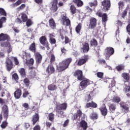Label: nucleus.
I'll return each mask as SVG.
<instances>
[{
	"instance_id": "1",
	"label": "nucleus",
	"mask_w": 130,
	"mask_h": 130,
	"mask_svg": "<svg viewBox=\"0 0 130 130\" xmlns=\"http://www.w3.org/2000/svg\"><path fill=\"white\" fill-rule=\"evenodd\" d=\"M67 108L68 104H67V103L56 104L55 109L56 115H57L58 117L63 118V117H64V112H63V111L67 110Z\"/></svg>"
},
{
	"instance_id": "2",
	"label": "nucleus",
	"mask_w": 130,
	"mask_h": 130,
	"mask_svg": "<svg viewBox=\"0 0 130 130\" xmlns=\"http://www.w3.org/2000/svg\"><path fill=\"white\" fill-rule=\"evenodd\" d=\"M72 61H73L72 57L67 58L62 60L61 62H59L58 67H57V71L59 72L66 71L67 69H69Z\"/></svg>"
},
{
	"instance_id": "3",
	"label": "nucleus",
	"mask_w": 130,
	"mask_h": 130,
	"mask_svg": "<svg viewBox=\"0 0 130 130\" xmlns=\"http://www.w3.org/2000/svg\"><path fill=\"white\" fill-rule=\"evenodd\" d=\"M106 59L109 60L110 56L114 54V48L111 47H108L105 49V52L104 53Z\"/></svg>"
},
{
	"instance_id": "4",
	"label": "nucleus",
	"mask_w": 130,
	"mask_h": 130,
	"mask_svg": "<svg viewBox=\"0 0 130 130\" xmlns=\"http://www.w3.org/2000/svg\"><path fill=\"white\" fill-rule=\"evenodd\" d=\"M81 81V82H80L79 84V89H80V90L86 89V88L90 85V80L85 77H83V79Z\"/></svg>"
},
{
	"instance_id": "5",
	"label": "nucleus",
	"mask_w": 130,
	"mask_h": 130,
	"mask_svg": "<svg viewBox=\"0 0 130 130\" xmlns=\"http://www.w3.org/2000/svg\"><path fill=\"white\" fill-rule=\"evenodd\" d=\"M102 6L103 7L102 8V11L104 12H107L110 10L111 7V3L110 0H104L101 3Z\"/></svg>"
},
{
	"instance_id": "6",
	"label": "nucleus",
	"mask_w": 130,
	"mask_h": 130,
	"mask_svg": "<svg viewBox=\"0 0 130 130\" xmlns=\"http://www.w3.org/2000/svg\"><path fill=\"white\" fill-rule=\"evenodd\" d=\"M73 76L75 78H76L78 81H81L82 80H84V78L85 76L83 75V71L81 70H75L73 73Z\"/></svg>"
},
{
	"instance_id": "7",
	"label": "nucleus",
	"mask_w": 130,
	"mask_h": 130,
	"mask_svg": "<svg viewBox=\"0 0 130 130\" xmlns=\"http://www.w3.org/2000/svg\"><path fill=\"white\" fill-rule=\"evenodd\" d=\"M39 41L41 44H42V45H44L46 47L47 50H49L50 49V47H49V43H48V41H47V38H46V36H42L39 39Z\"/></svg>"
},
{
	"instance_id": "8",
	"label": "nucleus",
	"mask_w": 130,
	"mask_h": 130,
	"mask_svg": "<svg viewBox=\"0 0 130 130\" xmlns=\"http://www.w3.org/2000/svg\"><path fill=\"white\" fill-rule=\"evenodd\" d=\"M6 68L7 72H11L14 69V63L10 58H7L5 61Z\"/></svg>"
},
{
	"instance_id": "9",
	"label": "nucleus",
	"mask_w": 130,
	"mask_h": 130,
	"mask_svg": "<svg viewBox=\"0 0 130 130\" xmlns=\"http://www.w3.org/2000/svg\"><path fill=\"white\" fill-rule=\"evenodd\" d=\"M88 59L89 56H88L87 55H84L81 58L79 59L77 61V65L78 66V67H81V66L85 64V63L88 61Z\"/></svg>"
},
{
	"instance_id": "10",
	"label": "nucleus",
	"mask_w": 130,
	"mask_h": 130,
	"mask_svg": "<svg viewBox=\"0 0 130 130\" xmlns=\"http://www.w3.org/2000/svg\"><path fill=\"white\" fill-rule=\"evenodd\" d=\"M46 73L47 74L48 76H50L55 73V68H54L52 64H50L48 66L46 69Z\"/></svg>"
},
{
	"instance_id": "11",
	"label": "nucleus",
	"mask_w": 130,
	"mask_h": 130,
	"mask_svg": "<svg viewBox=\"0 0 130 130\" xmlns=\"http://www.w3.org/2000/svg\"><path fill=\"white\" fill-rule=\"evenodd\" d=\"M2 111L3 112V116L4 118L8 120V118H9V107L7 105H5L2 107Z\"/></svg>"
},
{
	"instance_id": "12",
	"label": "nucleus",
	"mask_w": 130,
	"mask_h": 130,
	"mask_svg": "<svg viewBox=\"0 0 130 130\" xmlns=\"http://www.w3.org/2000/svg\"><path fill=\"white\" fill-rule=\"evenodd\" d=\"M52 6L50 8L51 12L53 13H55L57 11L58 7H57L58 1L57 0H53L51 2Z\"/></svg>"
},
{
	"instance_id": "13",
	"label": "nucleus",
	"mask_w": 130,
	"mask_h": 130,
	"mask_svg": "<svg viewBox=\"0 0 130 130\" xmlns=\"http://www.w3.org/2000/svg\"><path fill=\"white\" fill-rule=\"evenodd\" d=\"M89 26L90 29H94L97 26V19L94 17L90 18Z\"/></svg>"
},
{
	"instance_id": "14",
	"label": "nucleus",
	"mask_w": 130,
	"mask_h": 130,
	"mask_svg": "<svg viewBox=\"0 0 130 130\" xmlns=\"http://www.w3.org/2000/svg\"><path fill=\"white\" fill-rule=\"evenodd\" d=\"M6 40L8 42L11 41V37L8 34L1 33L0 34V42L1 41H6Z\"/></svg>"
},
{
	"instance_id": "15",
	"label": "nucleus",
	"mask_w": 130,
	"mask_h": 130,
	"mask_svg": "<svg viewBox=\"0 0 130 130\" xmlns=\"http://www.w3.org/2000/svg\"><path fill=\"white\" fill-rule=\"evenodd\" d=\"M62 22L63 25H66L67 27L71 26V20L69 17L63 15L62 17Z\"/></svg>"
},
{
	"instance_id": "16",
	"label": "nucleus",
	"mask_w": 130,
	"mask_h": 130,
	"mask_svg": "<svg viewBox=\"0 0 130 130\" xmlns=\"http://www.w3.org/2000/svg\"><path fill=\"white\" fill-rule=\"evenodd\" d=\"M35 57L37 64H40L42 61V55L39 52L35 53Z\"/></svg>"
},
{
	"instance_id": "17",
	"label": "nucleus",
	"mask_w": 130,
	"mask_h": 130,
	"mask_svg": "<svg viewBox=\"0 0 130 130\" xmlns=\"http://www.w3.org/2000/svg\"><path fill=\"white\" fill-rule=\"evenodd\" d=\"M99 110H100L103 116H106L107 113H108V110H107L105 104H104L101 108H100Z\"/></svg>"
},
{
	"instance_id": "18",
	"label": "nucleus",
	"mask_w": 130,
	"mask_h": 130,
	"mask_svg": "<svg viewBox=\"0 0 130 130\" xmlns=\"http://www.w3.org/2000/svg\"><path fill=\"white\" fill-rule=\"evenodd\" d=\"M31 121L32 122V125H35L38 121H39V114L36 113L31 118Z\"/></svg>"
},
{
	"instance_id": "19",
	"label": "nucleus",
	"mask_w": 130,
	"mask_h": 130,
	"mask_svg": "<svg viewBox=\"0 0 130 130\" xmlns=\"http://www.w3.org/2000/svg\"><path fill=\"white\" fill-rule=\"evenodd\" d=\"M14 97L16 99H20V98L22 95V90L20 88H18L14 93Z\"/></svg>"
},
{
	"instance_id": "20",
	"label": "nucleus",
	"mask_w": 130,
	"mask_h": 130,
	"mask_svg": "<svg viewBox=\"0 0 130 130\" xmlns=\"http://www.w3.org/2000/svg\"><path fill=\"white\" fill-rule=\"evenodd\" d=\"M82 114L83 113H82V111L80 109L78 110L76 113L73 115V120H76L78 117L79 118V119H80Z\"/></svg>"
},
{
	"instance_id": "21",
	"label": "nucleus",
	"mask_w": 130,
	"mask_h": 130,
	"mask_svg": "<svg viewBox=\"0 0 130 130\" xmlns=\"http://www.w3.org/2000/svg\"><path fill=\"white\" fill-rule=\"evenodd\" d=\"M81 49L84 53H87L89 50H90V47L88 43H85L83 46V47L81 48Z\"/></svg>"
},
{
	"instance_id": "22",
	"label": "nucleus",
	"mask_w": 130,
	"mask_h": 130,
	"mask_svg": "<svg viewBox=\"0 0 130 130\" xmlns=\"http://www.w3.org/2000/svg\"><path fill=\"white\" fill-rule=\"evenodd\" d=\"M79 125L83 130H86L87 128H88V123L84 120H82L80 122Z\"/></svg>"
},
{
	"instance_id": "23",
	"label": "nucleus",
	"mask_w": 130,
	"mask_h": 130,
	"mask_svg": "<svg viewBox=\"0 0 130 130\" xmlns=\"http://www.w3.org/2000/svg\"><path fill=\"white\" fill-rule=\"evenodd\" d=\"M73 3L76 5L77 8H82L84 6V2L82 0H73Z\"/></svg>"
},
{
	"instance_id": "24",
	"label": "nucleus",
	"mask_w": 130,
	"mask_h": 130,
	"mask_svg": "<svg viewBox=\"0 0 130 130\" xmlns=\"http://www.w3.org/2000/svg\"><path fill=\"white\" fill-rule=\"evenodd\" d=\"M49 25L52 29H55L56 28V23H55V21H54L53 18L49 19Z\"/></svg>"
},
{
	"instance_id": "25",
	"label": "nucleus",
	"mask_w": 130,
	"mask_h": 130,
	"mask_svg": "<svg viewBox=\"0 0 130 130\" xmlns=\"http://www.w3.org/2000/svg\"><path fill=\"white\" fill-rule=\"evenodd\" d=\"M28 49L29 50H30V51H31V52H34V53H36V44H35V42L31 43L29 45Z\"/></svg>"
},
{
	"instance_id": "26",
	"label": "nucleus",
	"mask_w": 130,
	"mask_h": 130,
	"mask_svg": "<svg viewBox=\"0 0 130 130\" xmlns=\"http://www.w3.org/2000/svg\"><path fill=\"white\" fill-rule=\"evenodd\" d=\"M98 106V105L97 104L93 101L90 103H87L86 104V107L87 108H90V107H92V108H97Z\"/></svg>"
},
{
	"instance_id": "27",
	"label": "nucleus",
	"mask_w": 130,
	"mask_h": 130,
	"mask_svg": "<svg viewBox=\"0 0 130 130\" xmlns=\"http://www.w3.org/2000/svg\"><path fill=\"white\" fill-rule=\"evenodd\" d=\"M49 91H56L57 89V86L53 83L48 86Z\"/></svg>"
},
{
	"instance_id": "28",
	"label": "nucleus",
	"mask_w": 130,
	"mask_h": 130,
	"mask_svg": "<svg viewBox=\"0 0 130 130\" xmlns=\"http://www.w3.org/2000/svg\"><path fill=\"white\" fill-rule=\"evenodd\" d=\"M90 47H97L98 46V42L95 38H92L90 41Z\"/></svg>"
},
{
	"instance_id": "29",
	"label": "nucleus",
	"mask_w": 130,
	"mask_h": 130,
	"mask_svg": "<svg viewBox=\"0 0 130 130\" xmlns=\"http://www.w3.org/2000/svg\"><path fill=\"white\" fill-rule=\"evenodd\" d=\"M99 116L98 114L95 112H93L90 115L89 118L92 120H96L98 119Z\"/></svg>"
},
{
	"instance_id": "30",
	"label": "nucleus",
	"mask_w": 130,
	"mask_h": 130,
	"mask_svg": "<svg viewBox=\"0 0 130 130\" xmlns=\"http://www.w3.org/2000/svg\"><path fill=\"white\" fill-rule=\"evenodd\" d=\"M54 37V35L52 34H49V42L51 44H55L56 43V40L53 38Z\"/></svg>"
},
{
	"instance_id": "31",
	"label": "nucleus",
	"mask_w": 130,
	"mask_h": 130,
	"mask_svg": "<svg viewBox=\"0 0 130 130\" xmlns=\"http://www.w3.org/2000/svg\"><path fill=\"white\" fill-rule=\"evenodd\" d=\"M120 107L125 113H127V112H128L129 110V107L127 106V105H123L120 104Z\"/></svg>"
},
{
	"instance_id": "32",
	"label": "nucleus",
	"mask_w": 130,
	"mask_h": 130,
	"mask_svg": "<svg viewBox=\"0 0 130 130\" xmlns=\"http://www.w3.org/2000/svg\"><path fill=\"white\" fill-rule=\"evenodd\" d=\"M19 73L21 78H26V71L24 68H20L19 70Z\"/></svg>"
},
{
	"instance_id": "33",
	"label": "nucleus",
	"mask_w": 130,
	"mask_h": 130,
	"mask_svg": "<svg viewBox=\"0 0 130 130\" xmlns=\"http://www.w3.org/2000/svg\"><path fill=\"white\" fill-rule=\"evenodd\" d=\"M70 12L72 15H75L77 13V8L74 5H72L70 6Z\"/></svg>"
},
{
	"instance_id": "34",
	"label": "nucleus",
	"mask_w": 130,
	"mask_h": 130,
	"mask_svg": "<svg viewBox=\"0 0 130 130\" xmlns=\"http://www.w3.org/2000/svg\"><path fill=\"white\" fill-rule=\"evenodd\" d=\"M81 30H82V24L81 23H79L76 26L75 28V31L77 33V34H80Z\"/></svg>"
},
{
	"instance_id": "35",
	"label": "nucleus",
	"mask_w": 130,
	"mask_h": 130,
	"mask_svg": "<svg viewBox=\"0 0 130 130\" xmlns=\"http://www.w3.org/2000/svg\"><path fill=\"white\" fill-rule=\"evenodd\" d=\"M109 110L111 111V112H114L115 111V109H116V105L114 104H110L109 105Z\"/></svg>"
},
{
	"instance_id": "36",
	"label": "nucleus",
	"mask_w": 130,
	"mask_h": 130,
	"mask_svg": "<svg viewBox=\"0 0 130 130\" xmlns=\"http://www.w3.org/2000/svg\"><path fill=\"white\" fill-rule=\"evenodd\" d=\"M6 22H7V18L5 16L1 17V19H0V29L3 28V24H4V23H6Z\"/></svg>"
},
{
	"instance_id": "37",
	"label": "nucleus",
	"mask_w": 130,
	"mask_h": 130,
	"mask_svg": "<svg viewBox=\"0 0 130 130\" xmlns=\"http://www.w3.org/2000/svg\"><path fill=\"white\" fill-rule=\"evenodd\" d=\"M101 18L103 23H106V22L108 21V16L106 13H103Z\"/></svg>"
},
{
	"instance_id": "38",
	"label": "nucleus",
	"mask_w": 130,
	"mask_h": 130,
	"mask_svg": "<svg viewBox=\"0 0 130 130\" xmlns=\"http://www.w3.org/2000/svg\"><path fill=\"white\" fill-rule=\"evenodd\" d=\"M9 41L7 42H4L1 43V47H10L11 43L9 42Z\"/></svg>"
},
{
	"instance_id": "39",
	"label": "nucleus",
	"mask_w": 130,
	"mask_h": 130,
	"mask_svg": "<svg viewBox=\"0 0 130 130\" xmlns=\"http://www.w3.org/2000/svg\"><path fill=\"white\" fill-rule=\"evenodd\" d=\"M8 124H9V123L7 121V119H6V120L3 121L1 125V128L5 129L8 126Z\"/></svg>"
},
{
	"instance_id": "40",
	"label": "nucleus",
	"mask_w": 130,
	"mask_h": 130,
	"mask_svg": "<svg viewBox=\"0 0 130 130\" xmlns=\"http://www.w3.org/2000/svg\"><path fill=\"white\" fill-rule=\"evenodd\" d=\"M112 101L114 103H119L120 102V98L118 96L115 95L113 98Z\"/></svg>"
},
{
	"instance_id": "41",
	"label": "nucleus",
	"mask_w": 130,
	"mask_h": 130,
	"mask_svg": "<svg viewBox=\"0 0 130 130\" xmlns=\"http://www.w3.org/2000/svg\"><path fill=\"white\" fill-rule=\"evenodd\" d=\"M11 59H12V60H13L15 66H19V63H20V62H19V60L18 59V58H17V57L11 56Z\"/></svg>"
},
{
	"instance_id": "42",
	"label": "nucleus",
	"mask_w": 130,
	"mask_h": 130,
	"mask_svg": "<svg viewBox=\"0 0 130 130\" xmlns=\"http://www.w3.org/2000/svg\"><path fill=\"white\" fill-rule=\"evenodd\" d=\"M122 77L126 81H129V74L124 73L122 74Z\"/></svg>"
},
{
	"instance_id": "43",
	"label": "nucleus",
	"mask_w": 130,
	"mask_h": 130,
	"mask_svg": "<svg viewBox=\"0 0 130 130\" xmlns=\"http://www.w3.org/2000/svg\"><path fill=\"white\" fill-rule=\"evenodd\" d=\"M21 19L22 20V22L25 23V22H27L28 20V16H27V15L25 13H22L21 14Z\"/></svg>"
},
{
	"instance_id": "44",
	"label": "nucleus",
	"mask_w": 130,
	"mask_h": 130,
	"mask_svg": "<svg viewBox=\"0 0 130 130\" xmlns=\"http://www.w3.org/2000/svg\"><path fill=\"white\" fill-rule=\"evenodd\" d=\"M0 16H4V17L7 16V12L4 8H0Z\"/></svg>"
},
{
	"instance_id": "45",
	"label": "nucleus",
	"mask_w": 130,
	"mask_h": 130,
	"mask_svg": "<svg viewBox=\"0 0 130 130\" xmlns=\"http://www.w3.org/2000/svg\"><path fill=\"white\" fill-rule=\"evenodd\" d=\"M89 5L91 8H92V7H97V6H98V2L97 0H94L93 2H89Z\"/></svg>"
},
{
	"instance_id": "46",
	"label": "nucleus",
	"mask_w": 130,
	"mask_h": 130,
	"mask_svg": "<svg viewBox=\"0 0 130 130\" xmlns=\"http://www.w3.org/2000/svg\"><path fill=\"white\" fill-rule=\"evenodd\" d=\"M23 83L25 87H29V85H30V80L27 78H25L23 80Z\"/></svg>"
},
{
	"instance_id": "47",
	"label": "nucleus",
	"mask_w": 130,
	"mask_h": 130,
	"mask_svg": "<svg viewBox=\"0 0 130 130\" xmlns=\"http://www.w3.org/2000/svg\"><path fill=\"white\" fill-rule=\"evenodd\" d=\"M22 3H23V0H18L15 3L13 4L12 6L13 7L15 8V7H18V6H20V5H21V4Z\"/></svg>"
},
{
	"instance_id": "48",
	"label": "nucleus",
	"mask_w": 130,
	"mask_h": 130,
	"mask_svg": "<svg viewBox=\"0 0 130 130\" xmlns=\"http://www.w3.org/2000/svg\"><path fill=\"white\" fill-rule=\"evenodd\" d=\"M26 64H29V66H33L34 64V59H33V58H30L29 60L26 59Z\"/></svg>"
},
{
	"instance_id": "49",
	"label": "nucleus",
	"mask_w": 130,
	"mask_h": 130,
	"mask_svg": "<svg viewBox=\"0 0 130 130\" xmlns=\"http://www.w3.org/2000/svg\"><path fill=\"white\" fill-rule=\"evenodd\" d=\"M48 117V120H50V121H53L54 120V114L52 113H49Z\"/></svg>"
},
{
	"instance_id": "50",
	"label": "nucleus",
	"mask_w": 130,
	"mask_h": 130,
	"mask_svg": "<svg viewBox=\"0 0 130 130\" xmlns=\"http://www.w3.org/2000/svg\"><path fill=\"white\" fill-rule=\"evenodd\" d=\"M116 69L118 72H120V71L124 70V66L122 64L118 65L116 67Z\"/></svg>"
},
{
	"instance_id": "51",
	"label": "nucleus",
	"mask_w": 130,
	"mask_h": 130,
	"mask_svg": "<svg viewBox=\"0 0 130 130\" xmlns=\"http://www.w3.org/2000/svg\"><path fill=\"white\" fill-rule=\"evenodd\" d=\"M26 8V5L23 4H21L19 7H18L16 10L18 12H20V11H22V10H24Z\"/></svg>"
},
{
	"instance_id": "52",
	"label": "nucleus",
	"mask_w": 130,
	"mask_h": 130,
	"mask_svg": "<svg viewBox=\"0 0 130 130\" xmlns=\"http://www.w3.org/2000/svg\"><path fill=\"white\" fill-rule=\"evenodd\" d=\"M55 61V56H54V54H51L50 59V64H52V62H54Z\"/></svg>"
},
{
	"instance_id": "53",
	"label": "nucleus",
	"mask_w": 130,
	"mask_h": 130,
	"mask_svg": "<svg viewBox=\"0 0 130 130\" xmlns=\"http://www.w3.org/2000/svg\"><path fill=\"white\" fill-rule=\"evenodd\" d=\"M12 79H14L17 83H18V80H19V76H18V74L17 73H14L12 75Z\"/></svg>"
},
{
	"instance_id": "54",
	"label": "nucleus",
	"mask_w": 130,
	"mask_h": 130,
	"mask_svg": "<svg viewBox=\"0 0 130 130\" xmlns=\"http://www.w3.org/2000/svg\"><path fill=\"white\" fill-rule=\"evenodd\" d=\"M96 75L98 78H99L100 79H103L104 73L103 72H98Z\"/></svg>"
},
{
	"instance_id": "55",
	"label": "nucleus",
	"mask_w": 130,
	"mask_h": 130,
	"mask_svg": "<svg viewBox=\"0 0 130 130\" xmlns=\"http://www.w3.org/2000/svg\"><path fill=\"white\" fill-rule=\"evenodd\" d=\"M125 93H130V85H126L124 88Z\"/></svg>"
},
{
	"instance_id": "56",
	"label": "nucleus",
	"mask_w": 130,
	"mask_h": 130,
	"mask_svg": "<svg viewBox=\"0 0 130 130\" xmlns=\"http://www.w3.org/2000/svg\"><path fill=\"white\" fill-rule=\"evenodd\" d=\"M28 95H29V91L24 89V92H23V94H22V97L23 98H26L28 96Z\"/></svg>"
},
{
	"instance_id": "57",
	"label": "nucleus",
	"mask_w": 130,
	"mask_h": 130,
	"mask_svg": "<svg viewBox=\"0 0 130 130\" xmlns=\"http://www.w3.org/2000/svg\"><path fill=\"white\" fill-rule=\"evenodd\" d=\"M32 24L33 23L32 22V20L31 19H27L26 23L27 27H30V26H31Z\"/></svg>"
},
{
	"instance_id": "58",
	"label": "nucleus",
	"mask_w": 130,
	"mask_h": 130,
	"mask_svg": "<svg viewBox=\"0 0 130 130\" xmlns=\"http://www.w3.org/2000/svg\"><path fill=\"white\" fill-rule=\"evenodd\" d=\"M64 43L65 44H68V43H71V39H70V38H69V37H68V36H65L64 37Z\"/></svg>"
},
{
	"instance_id": "59",
	"label": "nucleus",
	"mask_w": 130,
	"mask_h": 130,
	"mask_svg": "<svg viewBox=\"0 0 130 130\" xmlns=\"http://www.w3.org/2000/svg\"><path fill=\"white\" fill-rule=\"evenodd\" d=\"M126 31L129 35H130V20H128V25L126 26Z\"/></svg>"
},
{
	"instance_id": "60",
	"label": "nucleus",
	"mask_w": 130,
	"mask_h": 130,
	"mask_svg": "<svg viewBox=\"0 0 130 130\" xmlns=\"http://www.w3.org/2000/svg\"><path fill=\"white\" fill-rule=\"evenodd\" d=\"M29 75L31 78H34V77H36V72H35V70H31L29 73Z\"/></svg>"
},
{
	"instance_id": "61",
	"label": "nucleus",
	"mask_w": 130,
	"mask_h": 130,
	"mask_svg": "<svg viewBox=\"0 0 130 130\" xmlns=\"http://www.w3.org/2000/svg\"><path fill=\"white\" fill-rule=\"evenodd\" d=\"M126 15H127V10H124V11L121 13V16L123 19H124Z\"/></svg>"
},
{
	"instance_id": "62",
	"label": "nucleus",
	"mask_w": 130,
	"mask_h": 130,
	"mask_svg": "<svg viewBox=\"0 0 130 130\" xmlns=\"http://www.w3.org/2000/svg\"><path fill=\"white\" fill-rule=\"evenodd\" d=\"M96 16H98L100 18H101L102 16H103V13L100 10L98 11L95 13Z\"/></svg>"
},
{
	"instance_id": "63",
	"label": "nucleus",
	"mask_w": 130,
	"mask_h": 130,
	"mask_svg": "<svg viewBox=\"0 0 130 130\" xmlns=\"http://www.w3.org/2000/svg\"><path fill=\"white\" fill-rule=\"evenodd\" d=\"M52 125V123H51L48 121L46 122V127L47 129H48V128H50L51 126Z\"/></svg>"
},
{
	"instance_id": "64",
	"label": "nucleus",
	"mask_w": 130,
	"mask_h": 130,
	"mask_svg": "<svg viewBox=\"0 0 130 130\" xmlns=\"http://www.w3.org/2000/svg\"><path fill=\"white\" fill-rule=\"evenodd\" d=\"M22 106L25 108V110H28L29 109V104L28 103H24Z\"/></svg>"
}]
</instances>
